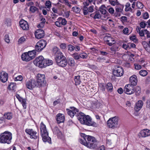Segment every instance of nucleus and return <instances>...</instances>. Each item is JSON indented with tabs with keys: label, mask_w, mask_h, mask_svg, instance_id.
<instances>
[{
	"label": "nucleus",
	"mask_w": 150,
	"mask_h": 150,
	"mask_svg": "<svg viewBox=\"0 0 150 150\" xmlns=\"http://www.w3.org/2000/svg\"><path fill=\"white\" fill-rule=\"evenodd\" d=\"M18 100L21 102L23 105V106L24 109H26V100L25 99L23 98L22 97L18 99Z\"/></svg>",
	"instance_id": "c756f323"
},
{
	"label": "nucleus",
	"mask_w": 150,
	"mask_h": 150,
	"mask_svg": "<svg viewBox=\"0 0 150 150\" xmlns=\"http://www.w3.org/2000/svg\"><path fill=\"white\" fill-rule=\"evenodd\" d=\"M25 41V38L24 37H21L18 40V44H21L24 42Z\"/></svg>",
	"instance_id": "ea45409f"
},
{
	"label": "nucleus",
	"mask_w": 150,
	"mask_h": 150,
	"mask_svg": "<svg viewBox=\"0 0 150 150\" xmlns=\"http://www.w3.org/2000/svg\"><path fill=\"white\" fill-rule=\"evenodd\" d=\"M25 132L30 136L31 138L36 139L38 138V134L32 129H26L25 130Z\"/></svg>",
	"instance_id": "ddd939ff"
},
{
	"label": "nucleus",
	"mask_w": 150,
	"mask_h": 150,
	"mask_svg": "<svg viewBox=\"0 0 150 150\" xmlns=\"http://www.w3.org/2000/svg\"><path fill=\"white\" fill-rule=\"evenodd\" d=\"M129 38L131 40L134 41V42H136L137 41L136 38V36L135 35L130 37Z\"/></svg>",
	"instance_id": "3c124183"
},
{
	"label": "nucleus",
	"mask_w": 150,
	"mask_h": 150,
	"mask_svg": "<svg viewBox=\"0 0 150 150\" xmlns=\"http://www.w3.org/2000/svg\"><path fill=\"white\" fill-rule=\"evenodd\" d=\"M77 119L82 124L88 126H96L97 125L96 123L92 121V119L89 116L86 115L83 113L80 112Z\"/></svg>",
	"instance_id": "7ed1b4c3"
},
{
	"label": "nucleus",
	"mask_w": 150,
	"mask_h": 150,
	"mask_svg": "<svg viewBox=\"0 0 150 150\" xmlns=\"http://www.w3.org/2000/svg\"><path fill=\"white\" fill-rule=\"evenodd\" d=\"M33 63L40 67H45L51 65L53 63L52 60L44 59L42 56L37 57L34 61Z\"/></svg>",
	"instance_id": "f03ea898"
},
{
	"label": "nucleus",
	"mask_w": 150,
	"mask_h": 150,
	"mask_svg": "<svg viewBox=\"0 0 150 150\" xmlns=\"http://www.w3.org/2000/svg\"><path fill=\"white\" fill-rule=\"evenodd\" d=\"M37 80H36L40 86L45 84V76L44 74H37Z\"/></svg>",
	"instance_id": "f8f14e48"
},
{
	"label": "nucleus",
	"mask_w": 150,
	"mask_h": 150,
	"mask_svg": "<svg viewBox=\"0 0 150 150\" xmlns=\"http://www.w3.org/2000/svg\"><path fill=\"white\" fill-rule=\"evenodd\" d=\"M124 6L123 5H122L120 4H118L116 5V6L115 7H116L117 8H119L120 9H122V10H123Z\"/></svg>",
	"instance_id": "e2e57ef3"
},
{
	"label": "nucleus",
	"mask_w": 150,
	"mask_h": 150,
	"mask_svg": "<svg viewBox=\"0 0 150 150\" xmlns=\"http://www.w3.org/2000/svg\"><path fill=\"white\" fill-rule=\"evenodd\" d=\"M47 45V42L45 40H41L38 41L35 46V49L36 51L40 52Z\"/></svg>",
	"instance_id": "0eeeda50"
},
{
	"label": "nucleus",
	"mask_w": 150,
	"mask_h": 150,
	"mask_svg": "<svg viewBox=\"0 0 150 150\" xmlns=\"http://www.w3.org/2000/svg\"><path fill=\"white\" fill-rule=\"evenodd\" d=\"M35 38L38 39L43 38L45 36L44 31L41 29H38L35 33Z\"/></svg>",
	"instance_id": "2eb2a0df"
},
{
	"label": "nucleus",
	"mask_w": 150,
	"mask_h": 150,
	"mask_svg": "<svg viewBox=\"0 0 150 150\" xmlns=\"http://www.w3.org/2000/svg\"><path fill=\"white\" fill-rule=\"evenodd\" d=\"M44 23L42 22H41L38 25L37 27L38 28H42L44 26Z\"/></svg>",
	"instance_id": "774afa93"
},
{
	"label": "nucleus",
	"mask_w": 150,
	"mask_h": 150,
	"mask_svg": "<svg viewBox=\"0 0 150 150\" xmlns=\"http://www.w3.org/2000/svg\"><path fill=\"white\" fill-rule=\"evenodd\" d=\"M130 85L133 86H136L137 83V76L135 75H133L131 76L129 78Z\"/></svg>",
	"instance_id": "6ab92c4d"
},
{
	"label": "nucleus",
	"mask_w": 150,
	"mask_h": 150,
	"mask_svg": "<svg viewBox=\"0 0 150 150\" xmlns=\"http://www.w3.org/2000/svg\"><path fill=\"white\" fill-rule=\"evenodd\" d=\"M6 120L4 117H0V124L3 123L4 122L6 123Z\"/></svg>",
	"instance_id": "603ef678"
},
{
	"label": "nucleus",
	"mask_w": 150,
	"mask_h": 150,
	"mask_svg": "<svg viewBox=\"0 0 150 150\" xmlns=\"http://www.w3.org/2000/svg\"><path fill=\"white\" fill-rule=\"evenodd\" d=\"M16 81H22L23 79V77L21 75H19L16 77L15 78Z\"/></svg>",
	"instance_id": "6e6d98bb"
},
{
	"label": "nucleus",
	"mask_w": 150,
	"mask_h": 150,
	"mask_svg": "<svg viewBox=\"0 0 150 150\" xmlns=\"http://www.w3.org/2000/svg\"><path fill=\"white\" fill-rule=\"evenodd\" d=\"M68 47V50L70 52L74 51L75 48V47L71 45H69Z\"/></svg>",
	"instance_id": "a18cd8bd"
},
{
	"label": "nucleus",
	"mask_w": 150,
	"mask_h": 150,
	"mask_svg": "<svg viewBox=\"0 0 150 150\" xmlns=\"http://www.w3.org/2000/svg\"><path fill=\"white\" fill-rule=\"evenodd\" d=\"M71 55L75 60H78L80 59V54H79L77 52L74 53Z\"/></svg>",
	"instance_id": "c9c22d12"
},
{
	"label": "nucleus",
	"mask_w": 150,
	"mask_h": 150,
	"mask_svg": "<svg viewBox=\"0 0 150 150\" xmlns=\"http://www.w3.org/2000/svg\"><path fill=\"white\" fill-rule=\"evenodd\" d=\"M45 5L47 8L48 9L47 10L49 11L51 7V2L50 1H46Z\"/></svg>",
	"instance_id": "58836bf2"
},
{
	"label": "nucleus",
	"mask_w": 150,
	"mask_h": 150,
	"mask_svg": "<svg viewBox=\"0 0 150 150\" xmlns=\"http://www.w3.org/2000/svg\"><path fill=\"white\" fill-rule=\"evenodd\" d=\"M118 47L115 46V45H114L113 46L111 47L110 49V52L112 53L115 54L116 51L117 50Z\"/></svg>",
	"instance_id": "f704fd0d"
},
{
	"label": "nucleus",
	"mask_w": 150,
	"mask_h": 150,
	"mask_svg": "<svg viewBox=\"0 0 150 150\" xmlns=\"http://www.w3.org/2000/svg\"><path fill=\"white\" fill-rule=\"evenodd\" d=\"M68 64L71 66H74L75 64V62L74 59L73 58L69 59L68 61Z\"/></svg>",
	"instance_id": "e433bc0d"
},
{
	"label": "nucleus",
	"mask_w": 150,
	"mask_h": 150,
	"mask_svg": "<svg viewBox=\"0 0 150 150\" xmlns=\"http://www.w3.org/2000/svg\"><path fill=\"white\" fill-rule=\"evenodd\" d=\"M139 134L142 137L150 136V130L147 129H143L140 131Z\"/></svg>",
	"instance_id": "f3484780"
},
{
	"label": "nucleus",
	"mask_w": 150,
	"mask_h": 150,
	"mask_svg": "<svg viewBox=\"0 0 150 150\" xmlns=\"http://www.w3.org/2000/svg\"><path fill=\"white\" fill-rule=\"evenodd\" d=\"M139 74L142 76H146L148 74V72L145 70H141L139 72Z\"/></svg>",
	"instance_id": "4c0bfd02"
},
{
	"label": "nucleus",
	"mask_w": 150,
	"mask_h": 150,
	"mask_svg": "<svg viewBox=\"0 0 150 150\" xmlns=\"http://www.w3.org/2000/svg\"><path fill=\"white\" fill-rule=\"evenodd\" d=\"M81 136L83 138L79 140L81 144L89 148L93 149L97 146V141L94 137L83 133Z\"/></svg>",
	"instance_id": "f257e3e1"
},
{
	"label": "nucleus",
	"mask_w": 150,
	"mask_h": 150,
	"mask_svg": "<svg viewBox=\"0 0 150 150\" xmlns=\"http://www.w3.org/2000/svg\"><path fill=\"white\" fill-rule=\"evenodd\" d=\"M142 44L145 49L149 45L148 43L145 41H142Z\"/></svg>",
	"instance_id": "de8ad7c7"
},
{
	"label": "nucleus",
	"mask_w": 150,
	"mask_h": 150,
	"mask_svg": "<svg viewBox=\"0 0 150 150\" xmlns=\"http://www.w3.org/2000/svg\"><path fill=\"white\" fill-rule=\"evenodd\" d=\"M100 14L99 13H96L94 16L93 17V18L94 19H99L100 18Z\"/></svg>",
	"instance_id": "bf43d9fd"
},
{
	"label": "nucleus",
	"mask_w": 150,
	"mask_h": 150,
	"mask_svg": "<svg viewBox=\"0 0 150 150\" xmlns=\"http://www.w3.org/2000/svg\"><path fill=\"white\" fill-rule=\"evenodd\" d=\"M146 24L145 21H144L140 23V26L141 28H144L146 25Z\"/></svg>",
	"instance_id": "09e8293b"
},
{
	"label": "nucleus",
	"mask_w": 150,
	"mask_h": 150,
	"mask_svg": "<svg viewBox=\"0 0 150 150\" xmlns=\"http://www.w3.org/2000/svg\"><path fill=\"white\" fill-rule=\"evenodd\" d=\"M53 132L55 134H57L59 136H60L62 135V133L59 130L58 128L57 127H55L53 129Z\"/></svg>",
	"instance_id": "bb28decb"
},
{
	"label": "nucleus",
	"mask_w": 150,
	"mask_h": 150,
	"mask_svg": "<svg viewBox=\"0 0 150 150\" xmlns=\"http://www.w3.org/2000/svg\"><path fill=\"white\" fill-rule=\"evenodd\" d=\"M119 118L118 116H115L110 118L107 122L108 126L112 129L118 127L119 126L118 121Z\"/></svg>",
	"instance_id": "39448f33"
},
{
	"label": "nucleus",
	"mask_w": 150,
	"mask_h": 150,
	"mask_svg": "<svg viewBox=\"0 0 150 150\" xmlns=\"http://www.w3.org/2000/svg\"><path fill=\"white\" fill-rule=\"evenodd\" d=\"M123 10H122V9L115 7V16L117 17L118 16H120V13Z\"/></svg>",
	"instance_id": "72a5a7b5"
},
{
	"label": "nucleus",
	"mask_w": 150,
	"mask_h": 150,
	"mask_svg": "<svg viewBox=\"0 0 150 150\" xmlns=\"http://www.w3.org/2000/svg\"><path fill=\"white\" fill-rule=\"evenodd\" d=\"M128 45L129 47V49L132 48H135L136 46L133 43H129Z\"/></svg>",
	"instance_id": "052dcab7"
},
{
	"label": "nucleus",
	"mask_w": 150,
	"mask_h": 150,
	"mask_svg": "<svg viewBox=\"0 0 150 150\" xmlns=\"http://www.w3.org/2000/svg\"><path fill=\"white\" fill-rule=\"evenodd\" d=\"M143 105V102L142 100H139L136 103L134 107L135 110L138 112L139 110L142 108Z\"/></svg>",
	"instance_id": "aec40b11"
},
{
	"label": "nucleus",
	"mask_w": 150,
	"mask_h": 150,
	"mask_svg": "<svg viewBox=\"0 0 150 150\" xmlns=\"http://www.w3.org/2000/svg\"><path fill=\"white\" fill-rule=\"evenodd\" d=\"M12 134L6 131L0 135V143L10 144L11 142Z\"/></svg>",
	"instance_id": "20e7f679"
},
{
	"label": "nucleus",
	"mask_w": 150,
	"mask_h": 150,
	"mask_svg": "<svg viewBox=\"0 0 150 150\" xmlns=\"http://www.w3.org/2000/svg\"><path fill=\"white\" fill-rule=\"evenodd\" d=\"M106 8L104 5H102L99 8V11L102 14H105L107 13Z\"/></svg>",
	"instance_id": "c85d7f7f"
},
{
	"label": "nucleus",
	"mask_w": 150,
	"mask_h": 150,
	"mask_svg": "<svg viewBox=\"0 0 150 150\" xmlns=\"http://www.w3.org/2000/svg\"><path fill=\"white\" fill-rule=\"evenodd\" d=\"M67 21L65 18H62V23L61 24L62 25H65L67 24Z\"/></svg>",
	"instance_id": "13d9d810"
},
{
	"label": "nucleus",
	"mask_w": 150,
	"mask_h": 150,
	"mask_svg": "<svg viewBox=\"0 0 150 150\" xmlns=\"http://www.w3.org/2000/svg\"><path fill=\"white\" fill-rule=\"evenodd\" d=\"M72 9L76 13H78L80 11V9L79 7L77 6L74 7L72 8Z\"/></svg>",
	"instance_id": "a19ab883"
},
{
	"label": "nucleus",
	"mask_w": 150,
	"mask_h": 150,
	"mask_svg": "<svg viewBox=\"0 0 150 150\" xmlns=\"http://www.w3.org/2000/svg\"><path fill=\"white\" fill-rule=\"evenodd\" d=\"M20 26L23 30H27L29 29L28 23L24 20L21 21L19 22Z\"/></svg>",
	"instance_id": "a211bd4d"
},
{
	"label": "nucleus",
	"mask_w": 150,
	"mask_h": 150,
	"mask_svg": "<svg viewBox=\"0 0 150 150\" xmlns=\"http://www.w3.org/2000/svg\"><path fill=\"white\" fill-rule=\"evenodd\" d=\"M64 116L63 114L59 113L57 115L56 120L58 123L64 122Z\"/></svg>",
	"instance_id": "412c9836"
},
{
	"label": "nucleus",
	"mask_w": 150,
	"mask_h": 150,
	"mask_svg": "<svg viewBox=\"0 0 150 150\" xmlns=\"http://www.w3.org/2000/svg\"><path fill=\"white\" fill-rule=\"evenodd\" d=\"M4 117L5 119L10 120L12 118V115L11 113L8 112L4 114Z\"/></svg>",
	"instance_id": "cd10ccee"
},
{
	"label": "nucleus",
	"mask_w": 150,
	"mask_h": 150,
	"mask_svg": "<svg viewBox=\"0 0 150 150\" xmlns=\"http://www.w3.org/2000/svg\"><path fill=\"white\" fill-rule=\"evenodd\" d=\"M104 40L106 42V43L110 46H111L112 45H115V41L110 36H105L104 38Z\"/></svg>",
	"instance_id": "4468645a"
},
{
	"label": "nucleus",
	"mask_w": 150,
	"mask_h": 150,
	"mask_svg": "<svg viewBox=\"0 0 150 150\" xmlns=\"http://www.w3.org/2000/svg\"><path fill=\"white\" fill-rule=\"evenodd\" d=\"M93 6H90L88 8V13L89 12H92L93 10Z\"/></svg>",
	"instance_id": "69168bd1"
},
{
	"label": "nucleus",
	"mask_w": 150,
	"mask_h": 150,
	"mask_svg": "<svg viewBox=\"0 0 150 150\" xmlns=\"http://www.w3.org/2000/svg\"><path fill=\"white\" fill-rule=\"evenodd\" d=\"M38 8L35 6H31L30 7V10L33 13L35 12L36 11H37Z\"/></svg>",
	"instance_id": "79ce46f5"
},
{
	"label": "nucleus",
	"mask_w": 150,
	"mask_h": 150,
	"mask_svg": "<svg viewBox=\"0 0 150 150\" xmlns=\"http://www.w3.org/2000/svg\"><path fill=\"white\" fill-rule=\"evenodd\" d=\"M55 59L57 64L59 66L64 67L67 64L66 58L63 54L55 57Z\"/></svg>",
	"instance_id": "423d86ee"
},
{
	"label": "nucleus",
	"mask_w": 150,
	"mask_h": 150,
	"mask_svg": "<svg viewBox=\"0 0 150 150\" xmlns=\"http://www.w3.org/2000/svg\"><path fill=\"white\" fill-rule=\"evenodd\" d=\"M137 7L138 8H142L143 7V5L142 3L139 2H137L136 4Z\"/></svg>",
	"instance_id": "49530a36"
},
{
	"label": "nucleus",
	"mask_w": 150,
	"mask_h": 150,
	"mask_svg": "<svg viewBox=\"0 0 150 150\" xmlns=\"http://www.w3.org/2000/svg\"><path fill=\"white\" fill-rule=\"evenodd\" d=\"M36 51L35 49L31 51H29L28 52H27L32 59H33L35 57Z\"/></svg>",
	"instance_id": "a878e982"
},
{
	"label": "nucleus",
	"mask_w": 150,
	"mask_h": 150,
	"mask_svg": "<svg viewBox=\"0 0 150 150\" xmlns=\"http://www.w3.org/2000/svg\"><path fill=\"white\" fill-rule=\"evenodd\" d=\"M105 87L106 88L108 91L111 92L112 91L113 86L111 83H108L105 86Z\"/></svg>",
	"instance_id": "7c9ffc66"
},
{
	"label": "nucleus",
	"mask_w": 150,
	"mask_h": 150,
	"mask_svg": "<svg viewBox=\"0 0 150 150\" xmlns=\"http://www.w3.org/2000/svg\"><path fill=\"white\" fill-rule=\"evenodd\" d=\"M134 89L135 90V91L136 93H137L138 94L140 93L141 88L137 86L135 88H134Z\"/></svg>",
	"instance_id": "8fccbe9b"
},
{
	"label": "nucleus",
	"mask_w": 150,
	"mask_h": 150,
	"mask_svg": "<svg viewBox=\"0 0 150 150\" xmlns=\"http://www.w3.org/2000/svg\"><path fill=\"white\" fill-rule=\"evenodd\" d=\"M42 138V140L44 142H48L50 143L51 138L49 137L48 132L40 134Z\"/></svg>",
	"instance_id": "dca6fc26"
},
{
	"label": "nucleus",
	"mask_w": 150,
	"mask_h": 150,
	"mask_svg": "<svg viewBox=\"0 0 150 150\" xmlns=\"http://www.w3.org/2000/svg\"><path fill=\"white\" fill-rule=\"evenodd\" d=\"M70 110L67 109L68 114L72 118L75 115L77 117L79 116L80 112H79V110L74 107H70Z\"/></svg>",
	"instance_id": "6e6552de"
},
{
	"label": "nucleus",
	"mask_w": 150,
	"mask_h": 150,
	"mask_svg": "<svg viewBox=\"0 0 150 150\" xmlns=\"http://www.w3.org/2000/svg\"><path fill=\"white\" fill-rule=\"evenodd\" d=\"M16 84L14 83H11L10 85H9L8 87V88L10 90L14 91L16 88Z\"/></svg>",
	"instance_id": "473e14b6"
},
{
	"label": "nucleus",
	"mask_w": 150,
	"mask_h": 150,
	"mask_svg": "<svg viewBox=\"0 0 150 150\" xmlns=\"http://www.w3.org/2000/svg\"><path fill=\"white\" fill-rule=\"evenodd\" d=\"M21 58L23 60L26 62H28L32 60L27 52H25L22 54Z\"/></svg>",
	"instance_id": "5701e85b"
},
{
	"label": "nucleus",
	"mask_w": 150,
	"mask_h": 150,
	"mask_svg": "<svg viewBox=\"0 0 150 150\" xmlns=\"http://www.w3.org/2000/svg\"><path fill=\"white\" fill-rule=\"evenodd\" d=\"M74 80L75 82L76 85H79L81 81L80 76H75Z\"/></svg>",
	"instance_id": "2f4dec72"
},
{
	"label": "nucleus",
	"mask_w": 150,
	"mask_h": 150,
	"mask_svg": "<svg viewBox=\"0 0 150 150\" xmlns=\"http://www.w3.org/2000/svg\"><path fill=\"white\" fill-rule=\"evenodd\" d=\"M8 78V74L4 72L1 73L0 76V79L1 82L5 83L7 80Z\"/></svg>",
	"instance_id": "4be33fe9"
},
{
	"label": "nucleus",
	"mask_w": 150,
	"mask_h": 150,
	"mask_svg": "<svg viewBox=\"0 0 150 150\" xmlns=\"http://www.w3.org/2000/svg\"><path fill=\"white\" fill-rule=\"evenodd\" d=\"M123 74V69L121 67H117L113 71V75L117 77L122 76Z\"/></svg>",
	"instance_id": "9b49d317"
},
{
	"label": "nucleus",
	"mask_w": 150,
	"mask_h": 150,
	"mask_svg": "<svg viewBox=\"0 0 150 150\" xmlns=\"http://www.w3.org/2000/svg\"><path fill=\"white\" fill-rule=\"evenodd\" d=\"M83 12L84 15H86L88 14V8L86 6L83 7Z\"/></svg>",
	"instance_id": "37998d69"
},
{
	"label": "nucleus",
	"mask_w": 150,
	"mask_h": 150,
	"mask_svg": "<svg viewBox=\"0 0 150 150\" xmlns=\"http://www.w3.org/2000/svg\"><path fill=\"white\" fill-rule=\"evenodd\" d=\"M53 52L56 55V57L59 56L63 54L60 51V49L57 47H54L53 49Z\"/></svg>",
	"instance_id": "b1692460"
},
{
	"label": "nucleus",
	"mask_w": 150,
	"mask_h": 150,
	"mask_svg": "<svg viewBox=\"0 0 150 150\" xmlns=\"http://www.w3.org/2000/svg\"><path fill=\"white\" fill-rule=\"evenodd\" d=\"M40 134L47 132L46 130V126L43 123L41 122L40 124Z\"/></svg>",
	"instance_id": "393cba45"
},
{
	"label": "nucleus",
	"mask_w": 150,
	"mask_h": 150,
	"mask_svg": "<svg viewBox=\"0 0 150 150\" xmlns=\"http://www.w3.org/2000/svg\"><path fill=\"white\" fill-rule=\"evenodd\" d=\"M134 65L135 66V69L137 70L140 69H141L142 68L141 65L137 64H135Z\"/></svg>",
	"instance_id": "5fc2aeb1"
},
{
	"label": "nucleus",
	"mask_w": 150,
	"mask_h": 150,
	"mask_svg": "<svg viewBox=\"0 0 150 150\" xmlns=\"http://www.w3.org/2000/svg\"><path fill=\"white\" fill-rule=\"evenodd\" d=\"M60 47L61 49H64L66 47V45L65 43H62L60 44Z\"/></svg>",
	"instance_id": "0e129e2a"
},
{
	"label": "nucleus",
	"mask_w": 150,
	"mask_h": 150,
	"mask_svg": "<svg viewBox=\"0 0 150 150\" xmlns=\"http://www.w3.org/2000/svg\"><path fill=\"white\" fill-rule=\"evenodd\" d=\"M108 11L111 14H112L114 12V10L112 7H110L109 8Z\"/></svg>",
	"instance_id": "680f3d73"
},
{
	"label": "nucleus",
	"mask_w": 150,
	"mask_h": 150,
	"mask_svg": "<svg viewBox=\"0 0 150 150\" xmlns=\"http://www.w3.org/2000/svg\"><path fill=\"white\" fill-rule=\"evenodd\" d=\"M124 91L125 93L129 95L133 94L135 92L134 87L130 84H128L125 86Z\"/></svg>",
	"instance_id": "9d476101"
},
{
	"label": "nucleus",
	"mask_w": 150,
	"mask_h": 150,
	"mask_svg": "<svg viewBox=\"0 0 150 150\" xmlns=\"http://www.w3.org/2000/svg\"><path fill=\"white\" fill-rule=\"evenodd\" d=\"M129 43L127 44H123L122 45V47L125 50L129 49V47L128 46Z\"/></svg>",
	"instance_id": "864d4df0"
},
{
	"label": "nucleus",
	"mask_w": 150,
	"mask_h": 150,
	"mask_svg": "<svg viewBox=\"0 0 150 150\" xmlns=\"http://www.w3.org/2000/svg\"><path fill=\"white\" fill-rule=\"evenodd\" d=\"M88 57L87 54L85 53H82L80 54V59L81 58L82 59H86Z\"/></svg>",
	"instance_id": "c03bdc74"
},
{
	"label": "nucleus",
	"mask_w": 150,
	"mask_h": 150,
	"mask_svg": "<svg viewBox=\"0 0 150 150\" xmlns=\"http://www.w3.org/2000/svg\"><path fill=\"white\" fill-rule=\"evenodd\" d=\"M143 17L144 19H147L149 17V15L148 13L147 12H145L143 15Z\"/></svg>",
	"instance_id": "4d7b16f0"
},
{
	"label": "nucleus",
	"mask_w": 150,
	"mask_h": 150,
	"mask_svg": "<svg viewBox=\"0 0 150 150\" xmlns=\"http://www.w3.org/2000/svg\"><path fill=\"white\" fill-rule=\"evenodd\" d=\"M27 87L30 89H31L33 88L40 86L36 80L31 79L28 81L26 84Z\"/></svg>",
	"instance_id": "1a4fd4ad"
},
{
	"label": "nucleus",
	"mask_w": 150,
	"mask_h": 150,
	"mask_svg": "<svg viewBox=\"0 0 150 150\" xmlns=\"http://www.w3.org/2000/svg\"><path fill=\"white\" fill-rule=\"evenodd\" d=\"M5 41L7 43H8L9 42V36L8 35H5Z\"/></svg>",
	"instance_id": "338daca9"
}]
</instances>
